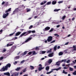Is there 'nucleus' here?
<instances>
[{
  "instance_id": "nucleus-53",
  "label": "nucleus",
  "mask_w": 76,
  "mask_h": 76,
  "mask_svg": "<svg viewBox=\"0 0 76 76\" xmlns=\"http://www.w3.org/2000/svg\"><path fill=\"white\" fill-rule=\"evenodd\" d=\"M46 52L45 51H42V54H45Z\"/></svg>"
},
{
  "instance_id": "nucleus-3",
  "label": "nucleus",
  "mask_w": 76,
  "mask_h": 76,
  "mask_svg": "<svg viewBox=\"0 0 76 76\" xmlns=\"http://www.w3.org/2000/svg\"><path fill=\"white\" fill-rule=\"evenodd\" d=\"M52 40H53V37L51 36L48 37L47 39L48 42H50Z\"/></svg>"
},
{
  "instance_id": "nucleus-40",
  "label": "nucleus",
  "mask_w": 76,
  "mask_h": 76,
  "mask_svg": "<svg viewBox=\"0 0 76 76\" xmlns=\"http://www.w3.org/2000/svg\"><path fill=\"white\" fill-rule=\"evenodd\" d=\"M72 74L74 75H76V71H75L74 72H73Z\"/></svg>"
},
{
  "instance_id": "nucleus-5",
  "label": "nucleus",
  "mask_w": 76,
  "mask_h": 76,
  "mask_svg": "<svg viewBox=\"0 0 76 76\" xmlns=\"http://www.w3.org/2000/svg\"><path fill=\"white\" fill-rule=\"evenodd\" d=\"M11 66V64H10V63H8L6 65L5 67L7 70H8V68H10Z\"/></svg>"
},
{
  "instance_id": "nucleus-63",
  "label": "nucleus",
  "mask_w": 76,
  "mask_h": 76,
  "mask_svg": "<svg viewBox=\"0 0 76 76\" xmlns=\"http://www.w3.org/2000/svg\"><path fill=\"white\" fill-rule=\"evenodd\" d=\"M73 10L74 11H76V8H74Z\"/></svg>"
},
{
  "instance_id": "nucleus-64",
  "label": "nucleus",
  "mask_w": 76,
  "mask_h": 76,
  "mask_svg": "<svg viewBox=\"0 0 76 76\" xmlns=\"http://www.w3.org/2000/svg\"><path fill=\"white\" fill-rule=\"evenodd\" d=\"M65 66V64H63L62 65V66H63V67H64V66Z\"/></svg>"
},
{
  "instance_id": "nucleus-62",
  "label": "nucleus",
  "mask_w": 76,
  "mask_h": 76,
  "mask_svg": "<svg viewBox=\"0 0 76 76\" xmlns=\"http://www.w3.org/2000/svg\"><path fill=\"white\" fill-rule=\"evenodd\" d=\"M39 66L40 67H42V65H41V64H39Z\"/></svg>"
},
{
  "instance_id": "nucleus-43",
  "label": "nucleus",
  "mask_w": 76,
  "mask_h": 76,
  "mask_svg": "<svg viewBox=\"0 0 76 76\" xmlns=\"http://www.w3.org/2000/svg\"><path fill=\"white\" fill-rule=\"evenodd\" d=\"M24 62H25V60H23L21 61L20 64H23V63H24Z\"/></svg>"
},
{
  "instance_id": "nucleus-29",
  "label": "nucleus",
  "mask_w": 76,
  "mask_h": 76,
  "mask_svg": "<svg viewBox=\"0 0 76 76\" xmlns=\"http://www.w3.org/2000/svg\"><path fill=\"white\" fill-rule=\"evenodd\" d=\"M69 70L70 71H71V72H72L73 70V68H71V67H69Z\"/></svg>"
},
{
  "instance_id": "nucleus-8",
  "label": "nucleus",
  "mask_w": 76,
  "mask_h": 76,
  "mask_svg": "<svg viewBox=\"0 0 76 76\" xmlns=\"http://www.w3.org/2000/svg\"><path fill=\"white\" fill-rule=\"evenodd\" d=\"M9 44H8L7 45V47H9V46H12V45H13V44H14V42H10L9 43Z\"/></svg>"
},
{
  "instance_id": "nucleus-19",
  "label": "nucleus",
  "mask_w": 76,
  "mask_h": 76,
  "mask_svg": "<svg viewBox=\"0 0 76 76\" xmlns=\"http://www.w3.org/2000/svg\"><path fill=\"white\" fill-rule=\"evenodd\" d=\"M53 53H52L50 54H49L48 55V57H51L53 56Z\"/></svg>"
},
{
  "instance_id": "nucleus-16",
  "label": "nucleus",
  "mask_w": 76,
  "mask_h": 76,
  "mask_svg": "<svg viewBox=\"0 0 76 76\" xmlns=\"http://www.w3.org/2000/svg\"><path fill=\"white\" fill-rule=\"evenodd\" d=\"M73 48H74L73 49L74 51H76V45H73Z\"/></svg>"
},
{
  "instance_id": "nucleus-50",
  "label": "nucleus",
  "mask_w": 76,
  "mask_h": 76,
  "mask_svg": "<svg viewBox=\"0 0 76 76\" xmlns=\"http://www.w3.org/2000/svg\"><path fill=\"white\" fill-rule=\"evenodd\" d=\"M26 54H27V51H26L24 53V55H26Z\"/></svg>"
},
{
  "instance_id": "nucleus-61",
  "label": "nucleus",
  "mask_w": 76,
  "mask_h": 76,
  "mask_svg": "<svg viewBox=\"0 0 76 76\" xmlns=\"http://www.w3.org/2000/svg\"><path fill=\"white\" fill-rule=\"evenodd\" d=\"M74 19H75V17H73L72 19V20L73 21V20H74Z\"/></svg>"
},
{
  "instance_id": "nucleus-6",
  "label": "nucleus",
  "mask_w": 76,
  "mask_h": 76,
  "mask_svg": "<svg viewBox=\"0 0 76 76\" xmlns=\"http://www.w3.org/2000/svg\"><path fill=\"white\" fill-rule=\"evenodd\" d=\"M9 13H7L6 14H3V18L4 19H5L8 15H9Z\"/></svg>"
},
{
  "instance_id": "nucleus-46",
  "label": "nucleus",
  "mask_w": 76,
  "mask_h": 76,
  "mask_svg": "<svg viewBox=\"0 0 76 76\" xmlns=\"http://www.w3.org/2000/svg\"><path fill=\"white\" fill-rule=\"evenodd\" d=\"M32 27H33V26L32 25H31V26L29 28V29H31V28H32Z\"/></svg>"
},
{
  "instance_id": "nucleus-26",
  "label": "nucleus",
  "mask_w": 76,
  "mask_h": 76,
  "mask_svg": "<svg viewBox=\"0 0 76 76\" xmlns=\"http://www.w3.org/2000/svg\"><path fill=\"white\" fill-rule=\"evenodd\" d=\"M53 49L54 51H56L57 50V46H55L54 47Z\"/></svg>"
},
{
  "instance_id": "nucleus-20",
  "label": "nucleus",
  "mask_w": 76,
  "mask_h": 76,
  "mask_svg": "<svg viewBox=\"0 0 76 76\" xmlns=\"http://www.w3.org/2000/svg\"><path fill=\"white\" fill-rule=\"evenodd\" d=\"M20 69V67H17V69H15V70L16 71H19Z\"/></svg>"
},
{
  "instance_id": "nucleus-24",
  "label": "nucleus",
  "mask_w": 76,
  "mask_h": 76,
  "mask_svg": "<svg viewBox=\"0 0 76 76\" xmlns=\"http://www.w3.org/2000/svg\"><path fill=\"white\" fill-rule=\"evenodd\" d=\"M59 62H64V63H66V59L62 60L61 61H59Z\"/></svg>"
},
{
  "instance_id": "nucleus-27",
  "label": "nucleus",
  "mask_w": 76,
  "mask_h": 76,
  "mask_svg": "<svg viewBox=\"0 0 76 76\" xmlns=\"http://www.w3.org/2000/svg\"><path fill=\"white\" fill-rule=\"evenodd\" d=\"M30 67L31 68L30 69L31 70H33V69H34V67L33 66H30Z\"/></svg>"
},
{
  "instance_id": "nucleus-14",
  "label": "nucleus",
  "mask_w": 76,
  "mask_h": 76,
  "mask_svg": "<svg viewBox=\"0 0 76 76\" xmlns=\"http://www.w3.org/2000/svg\"><path fill=\"white\" fill-rule=\"evenodd\" d=\"M13 76H18V75H19V73H17L16 72H15V73H13Z\"/></svg>"
},
{
  "instance_id": "nucleus-51",
  "label": "nucleus",
  "mask_w": 76,
  "mask_h": 76,
  "mask_svg": "<svg viewBox=\"0 0 76 76\" xmlns=\"http://www.w3.org/2000/svg\"><path fill=\"white\" fill-rule=\"evenodd\" d=\"M55 40H53V41L50 42V44H52V43H53V42H55Z\"/></svg>"
},
{
  "instance_id": "nucleus-21",
  "label": "nucleus",
  "mask_w": 76,
  "mask_h": 76,
  "mask_svg": "<svg viewBox=\"0 0 76 76\" xmlns=\"http://www.w3.org/2000/svg\"><path fill=\"white\" fill-rule=\"evenodd\" d=\"M51 2H48L45 5H44V7H45V6H46V5H49V4H51Z\"/></svg>"
},
{
  "instance_id": "nucleus-18",
  "label": "nucleus",
  "mask_w": 76,
  "mask_h": 76,
  "mask_svg": "<svg viewBox=\"0 0 76 76\" xmlns=\"http://www.w3.org/2000/svg\"><path fill=\"white\" fill-rule=\"evenodd\" d=\"M46 70L47 71H48L49 69H50V67L48 66H47L45 68Z\"/></svg>"
},
{
  "instance_id": "nucleus-25",
  "label": "nucleus",
  "mask_w": 76,
  "mask_h": 76,
  "mask_svg": "<svg viewBox=\"0 0 76 76\" xmlns=\"http://www.w3.org/2000/svg\"><path fill=\"white\" fill-rule=\"evenodd\" d=\"M2 53H4V52H6V49L5 48H4L3 50L1 51Z\"/></svg>"
},
{
  "instance_id": "nucleus-30",
  "label": "nucleus",
  "mask_w": 76,
  "mask_h": 76,
  "mask_svg": "<svg viewBox=\"0 0 76 76\" xmlns=\"http://www.w3.org/2000/svg\"><path fill=\"white\" fill-rule=\"evenodd\" d=\"M54 31V29L52 28L49 31V32H52V31Z\"/></svg>"
},
{
  "instance_id": "nucleus-2",
  "label": "nucleus",
  "mask_w": 76,
  "mask_h": 76,
  "mask_svg": "<svg viewBox=\"0 0 76 76\" xmlns=\"http://www.w3.org/2000/svg\"><path fill=\"white\" fill-rule=\"evenodd\" d=\"M32 39V37H29L24 42H23L22 44H25V43H26V42H28V41H30V40H31Z\"/></svg>"
},
{
  "instance_id": "nucleus-34",
  "label": "nucleus",
  "mask_w": 76,
  "mask_h": 76,
  "mask_svg": "<svg viewBox=\"0 0 76 76\" xmlns=\"http://www.w3.org/2000/svg\"><path fill=\"white\" fill-rule=\"evenodd\" d=\"M20 58V56H17L15 58H16V59H19Z\"/></svg>"
},
{
  "instance_id": "nucleus-37",
  "label": "nucleus",
  "mask_w": 76,
  "mask_h": 76,
  "mask_svg": "<svg viewBox=\"0 0 76 76\" xmlns=\"http://www.w3.org/2000/svg\"><path fill=\"white\" fill-rule=\"evenodd\" d=\"M16 48V47L15 46H13L12 47L11 49L12 50H15Z\"/></svg>"
},
{
  "instance_id": "nucleus-28",
  "label": "nucleus",
  "mask_w": 76,
  "mask_h": 76,
  "mask_svg": "<svg viewBox=\"0 0 76 76\" xmlns=\"http://www.w3.org/2000/svg\"><path fill=\"white\" fill-rule=\"evenodd\" d=\"M55 65H56V66H60V63H59V62H56Z\"/></svg>"
},
{
  "instance_id": "nucleus-41",
  "label": "nucleus",
  "mask_w": 76,
  "mask_h": 76,
  "mask_svg": "<svg viewBox=\"0 0 76 76\" xmlns=\"http://www.w3.org/2000/svg\"><path fill=\"white\" fill-rule=\"evenodd\" d=\"M63 73H64V74H67V72H65L64 70H63L62 72Z\"/></svg>"
},
{
  "instance_id": "nucleus-44",
  "label": "nucleus",
  "mask_w": 76,
  "mask_h": 76,
  "mask_svg": "<svg viewBox=\"0 0 76 76\" xmlns=\"http://www.w3.org/2000/svg\"><path fill=\"white\" fill-rule=\"evenodd\" d=\"M26 72V68H25L23 71V73H25V72Z\"/></svg>"
},
{
  "instance_id": "nucleus-7",
  "label": "nucleus",
  "mask_w": 76,
  "mask_h": 76,
  "mask_svg": "<svg viewBox=\"0 0 76 76\" xmlns=\"http://www.w3.org/2000/svg\"><path fill=\"white\" fill-rule=\"evenodd\" d=\"M50 29V27L47 26L46 27L44 30V31H48Z\"/></svg>"
},
{
  "instance_id": "nucleus-4",
  "label": "nucleus",
  "mask_w": 76,
  "mask_h": 76,
  "mask_svg": "<svg viewBox=\"0 0 76 76\" xmlns=\"http://www.w3.org/2000/svg\"><path fill=\"white\" fill-rule=\"evenodd\" d=\"M5 70H7V69L5 67V66H3V68H2L0 70V72H4Z\"/></svg>"
},
{
  "instance_id": "nucleus-10",
  "label": "nucleus",
  "mask_w": 76,
  "mask_h": 76,
  "mask_svg": "<svg viewBox=\"0 0 76 76\" xmlns=\"http://www.w3.org/2000/svg\"><path fill=\"white\" fill-rule=\"evenodd\" d=\"M20 34H21V32L19 31L18 32L15 34V37H16V36H18L20 35Z\"/></svg>"
},
{
  "instance_id": "nucleus-52",
  "label": "nucleus",
  "mask_w": 76,
  "mask_h": 76,
  "mask_svg": "<svg viewBox=\"0 0 76 76\" xmlns=\"http://www.w3.org/2000/svg\"><path fill=\"white\" fill-rule=\"evenodd\" d=\"M31 11V9H29L27 10V12H30Z\"/></svg>"
},
{
  "instance_id": "nucleus-38",
  "label": "nucleus",
  "mask_w": 76,
  "mask_h": 76,
  "mask_svg": "<svg viewBox=\"0 0 76 76\" xmlns=\"http://www.w3.org/2000/svg\"><path fill=\"white\" fill-rule=\"evenodd\" d=\"M53 71H50V72H47L46 73V74H50V73H52V72H53Z\"/></svg>"
},
{
  "instance_id": "nucleus-15",
  "label": "nucleus",
  "mask_w": 76,
  "mask_h": 76,
  "mask_svg": "<svg viewBox=\"0 0 76 76\" xmlns=\"http://www.w3.org/2000/svg\"><path fill=\"white\" fill-rule=\"evenodd\" d=\"M47 3V1H44L42 2L41 4V5H43L44 4H45Z\"/></svg>"
},
{
  "instance_id": "nucleus-59",
  "label": "nucleus",
  "mask_w": 76,
  "mask_h": 76,
  "mask_svg": "<svg viewBox=\"0 0 76 76\" xmlns=\"http://www.w3.org/2000/svg\"><path fill=\"white\" fill-rule=\"evenodd\" d=\"M60 25H58L56 27L57 28H59V27H60Z\"/></svg>"
},
{
  "instance_id": "nucleus-49",
  "label": "nucleus",
  "mask_w": 76,
  "mask_h": 76,
  "mask_svg": "<svg viewBox=\"0 0 76 76\" xmlns=\"http://www.w3.org/2000/svg\"><path fill=\"white\" fill-rule=\"evenodd\" d=\"M70 62V60H69L67 61V63H69Z\"/></svg>"
},
{
  "instance_id": "nucleus-39",
  "label": "nucleus",
  "mask_w": 76,
  "mask_h": 76,
  "mask_svg": "<svg viewBox=\"0 0 76 76\" xmlns=\"http://www.w3.org/2000/svg\"><path fill=\"white\" fill-rule=\"evenodd\" d=\"M41 70H42V68H41V67H39L38 68V70H39V71H41Z\"/></svg>"
},
{
  "instance_id": "nucleus-32",
  "label": "nucleus",
  "mask_w": 76,
  "mask_h": 76,
  "mask_svg": "<svg viewBox=\"0 0 76 76\" xmlns=\"http://www.w3.org/2000/svg\"><path fill=\"white\" fill-rule=\"evenodd\" d=\"M15 32H16V31H15L13 33L10 34L9 35L10 36H12V35H13L14 34H15Z\"/></svg>"
},
{
  "instance_id": "nucleus-48",
  "label": "nucleus",
  "mask_w": 76,
  "mask_h": 76,
  "mask_svg": "<svg viewBox=\"0 0 76 76\" xmlns=\"http://www.w3.org/2000/svg\"><path fill=\"white\" fill-rule=\"evenodd\" d=\"M32 52H30L28 53V55H31L32 54Z\"/></svg>"
},
{
  "instance_id": "nucleus-12",
  "label": "nucleus",
  "mask_w": 76,
  "mask_h": 76,
  "mask_svg": "<svg viewBox=\"0 0 76 76\" xmlns=\"http://www.w3.org/2000/svg\"><path fill=\"white\" fill-rule=\"evenodd\" d=\"M53 62V60H52V59H49L48 61V63H49V64H50L52 62Z\"/></svg>"
},
{
  "instance_id": "nucleus-31",
  "label": "nucleus",
  "mask_w": 76,
  "mask_h": 76,
  "mask_svg": "<svg viewBox=\"0 0 76 76\" xmlns=\"http://www.w3.org/2000/svg\"><path fill=\"white\" fill-rule=\"evenodd\" d=\"M51 50H52V49H50V50H48L47 52V53H51Z\"/></svg>"
},
{
  "instance_id": "nucleus-42",
  "label": "nucleus",
  "mask_w": 76,
  "mask_h": 76,
  "mask_svg": "<svg viewBox=\"0 0 76 76\" xmlns=\"http://www.w3.org/2000/svg\"><path fill=\"white\" fill-rule=\"evenodd\" d=\"M65 18H66V16L64 15L63 17H62V20H64V19Z\"/></svg>"
},
{
  "instance_id": "nucleus-22",
  "label": "nucleus",
  "mask_w": 76,
  "mask_h": 76,
  "mask_svg": "<svg viewBox=\"0 0 76 76\" xmlns=\"http://www.w3.org/2000/svg\"><path fill=\"white\" fill-rule=\"evenodd\" d=\"M63 54V53L62 52H60L58 53V55L59 56H62Z\"/></svg>"
},
{
  "instance_id": "nucleus-60",
  "label": "nucleus",
  "mask_w": 76,
  "mask_h": 76,
  "mask_svg": "<svg viewBox=\"0 0 76 76\" xmlns=\"http://www.w3.org/2000/svg\"><path fill=\"white\" fill-rule=\"evenodd\" d=\"M71 36V34H69L68 36H67V37H70Z\"/></svg>"
},
{
  "instance_id": "nucleus-56",
  "label": "nucleus",
  "mask_w": 76,
  "mask_h": 76,
  "mask_svg": "<svg viewBox=\"0 0 76 76\" xmlns=\"http://www.w3.org/2000/svg\"><path fill=\"white\" fill-rule=\"evenodd\" d=\"M32 37H34L36 36V35L35 34H33L31 35Z\"/></svg>"
},
{
  "instance_id": "nucleus-55",
  "label": "nucleus",
  "mask_w": 76,
  "mask_h": 76,
  "mask_svg": "<svg viewBox=\"0 0 76 76\" xmlns=\"http://www.w3.org/2000/svg\"><path fill=\"white\" fill-rule=\"evenodd\" d=\"M31 32L32 33H35V30L32 31Z\"/></svg>"
},
{
  "instance_id": "nucleus-13",
  "label": "nucleus",
  "mask_w": 76,
  "mask_h": 76,
  "mask_svg": "<svg viewBox=\"0 0 76 76\" xmlns=\"http://www.w3.org/2000/svg\"><path fill=\"white\" fill-rule=\"evenodd\" d=\"M4 75H7V76H10V73L9 72H5L4 73Z\"/></svg>"
},
{
  "instance_id": "nucleus-47",
  "label": "nucleus",
  "mask_w": 76,
  "mask_h": 76,
  "mask_svg": "<svg viewBox=\"0 0 76 76\" xmlns=\"http://www.w3.org/2000/svg\"><path fill=\"white\" fill-rule=\"evenodd\" d=\"M3 33V30L1 29L0 30V34H1Z\"/></svg>"
},
{
  "instance_id": "nucleus-33",
  "label": "nucleus",
  "mask_w": 76,
  "mask_h": 76,
  "mask_svg": "<svg viewBox=\"0 0 76 76\" xmlns=\"http://www.w3.org/2000/svg\"><path fill=\"white\" fill-rule=\"evenodd\" d=\"M60 10V9H55L54 10V12H58V11H59V10Z\"/></svg>"
},
{
  "instance_id": "nucleus-23",
  "label": "nucleus",
  "mask_w": 76,
  "mask_h": 76,
  "mask_svg": "<svg viewBox=\"0 0 76 76\" xmlns=\"http://www.w3.org/2000/svg\"><path fill=\"white\" fill-rule=\"evenodd\" d=\"M32 55H36L37 54V53L35 52V51H32Z\"/></svg>"
},
{
  "instance_id": "nucleus-57",
  "label": "nucleus",
  "mask_w": 76,
  "mask_h": 76,
  "mask_svg": "<svg viewBox=\"0 0 76 76\" xmlns=\"http://www.w3.org/2000/svg\"><path fill=\"white\" fill-rule=\"evenodd\" d=\"M4 3H5V2H4V1H3V2H2V3L1 4H2V5H3V4H4Z\"/></svg>"
},
{
  "instance_id": "nucleus-11",
  "label": "nucleus",
  "mask_w": 76,
  "mask_h": 76,
  "mask_svg": "<svg viewBox=\"0 0 76 76\" xmlns=\"http://www.w3.org/2000/svg\"><path fill=\"white\" fill-rule=\"evenodd\" d=\"M18 10H19V8H17L13 12V14H15L16 12H18Z\"/></svg>"
},
{
  "instance_id": "nucleus-58",
  "label": "nucleus",
  "mask_w": 76,
  "mask_h": 76,
  "mask_svg": "<svg viewBox=\"0 0 76 76\" xmlns=\"http://www.w3.org/2000/svg\"><path fill=\"white\" fill-rule=\"evenodd\" d=\"M57 49H59V48H60V46H58L57 48Z\"/></svg>"
},
{
  "instance_id": "nucleus-1",
  "label": "nucleus",
  "mask_w": 76,
  "mask_h": 76,
  "mask_svg": "<svg viewBox=\"0 0 76 76\" xmlns=\"http://www.w3.org/2000/svg\"><path fill=\"white\" fill-rule=\"evenodd\" d=\"M31 31H27L26 32H24L20 36V37H22L23 36H27V35H28L29 34H31Z\"/></svg>"
},
{
  "instance_id": "nucleus-35",
  "label": "nucleus",
  "mask_w": 76,
  "mask_h": 76,
  "mask_svg": "<svg viewBox=\"0 0 76 76\" xmlns=\"http://www.w3.org/2000/svg\"><path fill=\"white\" fill-rule=\"evenodd\" d=\"M3 58H4L3 56L0 57V61L2 60L3 59Z\"/></svg>"
},
{
  "instance_id": "nucleus-45",
  "label": "nucleus",
  "mask_w": 76,
  "mask_h": 76,
  "mask_svg": "<svg viewBox=\"0 0 76 76\" xmlns=\"http://www.w3.org/2000/svg\"><path fill=\"white\" fill-rule=\"evenodd\" d=\"M63 2V1H58V3H59V4H60V3H62Z\"/></svg>"
},
{
  "instance_id": "nucleus-17",
  "label": "nucleus",
  "mask_w": 76,
  "mask_h": 76,
  "mask_svg": "<svg viewBox=\"0 0 76 76\" xmlns=\"http://www.w3.org/2000/svg\"><path fill=\"white\" fill-rule=\"evenodd\" d=\"M57 3V1H53L52 2V4L53 5H54V4H56V3Z\"/></svg>"
},
{
  "instance_id": "nucleus-36",
  "label": "nucleus",
  "mask_w": 76,
  "mask_h": 76,
  "mask_svg": "<svg viewBox=\"0 0 76 76\" xmlns=\"http://www.w3.org/2000/svg\"><path fill=\"white\" fill-rule=\"evenodd\" d=\"M59 70L58 68L56 69H53L51 70H56V71H58V70Z\"/></svg>"
},
{
  "instance_id": "nucleus-54",
  "label": "nucleus",
  "mask_w": 76,
  "mask_h": 76,
  "mask_svg": "<svg viewBox=\"0 0 76 76\" xmlns=\"http://www.w3.org/2000/svg\"><path fill=\"white\" fill-rule=\"evenodd\" d=\"M8 2H7L5 4V6H8Z\"/></svg>"
},
{
  "instance_id": "nucleus-9",
  "label": "nucleus",
  "mask_w": 76,
  "mask_h": 76,
  "mask_svg": "<svg viewBox=\"0 0 76 76\" xmlns=\"http://www.w3.org/2000/svg\"><path fill=\"white\" fill-rule=\"evenodd\" d=\"M12 9L11 8H9L8 10H6L5 11V13H8L7 12H11V10Z\"/></svg>"
}]
</instances>
